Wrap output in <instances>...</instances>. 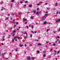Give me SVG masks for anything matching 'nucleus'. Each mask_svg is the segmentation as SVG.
<instances>
[{
	"instance_id": "52",
	"label": "nucleus",
	"mask_w": 60,
	"mask_h": 60,
	"mask_svg": "<svg viewBox=\"0 0 60 60\" xmlns=\"http://www.w3.org/2000/svg\"><path fill=\"white\" fill-rule=\"evenodd\" d=\"M1 44H2V45H4V44H3V43H2Z\"/></svg>"
},
{
	"instance_id": "34",
	"label": "nucleus",
	"mask_w": 60,
	"mask_h": 60,
	"mask_svg": "<svg viewBox=\"0 0 60 60\" xmlns=\"http://www.w3.org/2000/svg\"><path fill=\"white\" fill-rule=\"evenodd\" d=\"M21 14V13H19V15H20V14Z\"/></svg>"
},
{
	"instance_id": "15",
	"label": "nucleus",
	"mask_w": 60,
	"mask_h": 60,
	"mask_svg": "<svg viewBox=\"0 0 60 60\" xmlns=\"http://www.w3.org/2000/svg\"><path fill=\"white\" fill-rule=\"evenodd\" d=\"M12 18L11 17V18H10V20H12Z\"/></svg>"
},
{
	"instance_id": "28",
	"label": "nucleus",
	"mask_w": 60,
	"mask_h": 60,
	"mask_svg": "<svg viewBox=\"0 0 60 60\" xmlns=\"http://www.w3.org/2000/svg\"><path fill=\"white\" fill-rule=\"evenodd\" d=\"M15 32H16V31L15 30H14L13 31V33H15Z\"/></svg>"
},
{
	"instance_id": "61",
	"label": "nucleus",
	"mask_w": 60,
	"mask_h": 60,
	"mask_svg": "<svg viewBox=\"0 0 60 60\" xmlns=\"http://www.w3.org/2000/svg\"><path fill=\"white\" fill-rule=\"evenodd\" d=\"M47 24H50V23H47Z\"/></svg>"
},
{
	"instance_id": "62",
	"label": "nucleus",
	"mask_w": 60,
	"mask_h": 60,
	"mask_svg": "<svg viewBox=\"0 0 60 60\" xmlns=\"http://www.w3.org/2000/svg\"><path fill=\"white\" fill-rule=\"evenodd\" d=\"M59 52H57V54H59Z\"/></svg>"
},
{
	"instance_id": "20",
	"label": "nucleus",
	"mask_w": 60,
	"mask_h": 60,
	"mask_svg": "<svg viewBox=\"0 0 60 60\" xmlns=\"http://www.w3.org/2000/svg\"><path fill=\"white\" fill-rule=\"evenodd\" d=\"M32 33L33 34H34V31H31Z\"/></svg>"
},
{
	"instance_id": "39",
	"label": "nucleus",
	"mask_w": 60,
	"mask_h": 60,
	"mask_svg": "<svg viewBox=\"0 0 60 60\" xmlns=\"http://www.w3.org/2000/svg\"><path fill=\"white\" fill-rule=\"evenodd\" d=\"M10 37H11V36L10 35H9L8 36V38H10Z\"/></svg>"
},
{
	"instance_id": "54",
	"label": "nucleus",
	"mask_w": 60,
	"mask_h": 60,
	"mask_svg": "<svg viewBox=\"0 0 60 60\" xmlns=\"http://www.w3.org/2000/svg\"><path fill=\"white\" fill-rule=\"evenodd\" d=\"M55 59H56V60H57V58H56Z\"/></svg>"
},
{
	"instance_id": "14",
	"label": "nucleus",
	"mask_w": 60,
	"mask_h": 60,
	"mask_svg": "<svg viewBox=\"0 0 60 60\" xmlns=\"http://www.w3.org/2000/svg\"><path fill=\"white\" fill-rule=\"evenodd\" d=\"M46 23H47V22H44V24H46Z\"/></svg>"
},
{
	"instance_id": "19",
	"label": "nucleus",
	"mask_w": 60,
	"mask_h": 60,
	"mask_svg": "<svg viewBox=\"0 0 60 60\" xmlns=\"http://www.w3.org/2000/svg\"><path fill=\"white\" fill-rule=\"evenodd\" d=\"M46 56V55L45 54H44L43 55V57H44L45 56Z\"/></svg>"
},
{
	"instance_id": "35",
	"label": "nucleus",
	"mask_w": 60,
	"mask_h": 60,
	"mask_svg": "<svg viewBox=\"0 0 60 60\" xmlns=\"http://www.w3.org/2000/svg\"><path fill=\"white\" fill-rule=\"evenodd\" d=\"M14 0H12L11 1L12 2H14Z\"/></svg>"
},
{
	"instance_id": "48",
	"label": "nucleus",
	"mask_w": 60,
	"mask_h": 60,
	"mask_svg": "<svg viewBox=\"0 0 60 60\" xmlns=\"http://www.w3.org/2000/svg\"><path fill=\"white\" fill-rule=\"evenodd\" d=\"M29 27H31V25H30L29 26Z\"/></svg>"
},
{
	"instance_id": "53",
	"label": "nucleus",
	"mask_w": 60,
	"mask_h": 60,
	"mask_svg": "<svg viewBox=\"0 0 60 60\" xmlns=\"http://www.w3.org/2000/svg\"><path fill=\"white\" fill-rule=\"evenodd\" d=\"M16 24H18V22H16Z\"/></svg>"
},
{
	"instance_id": "6",
	"label": "nucleus",
	"mask_w": 60,
	"mask_h": 60,
	"mask_svg": "<svg viewBox=\"0 0 60 60\" xmlns=\"http://www.w3.org/2000/svg\"><path fill=\"white\" fill-rule=\"evenodd\" d=\"M38 45L39 46H41V44H40V43H38Z\"/></svg>"
},
{
	"instance_id": "23",
	"label": "nucleus",
	"mask_w": 60,
	"mask_h": 60,
	"mask_svg": "<svg viewBox=\"0 0 60 60\" xmlns=\"http://www.w3.org/2000/svg\"><path fill=\"white\" fill-rule=\"evenodd\" d=\"M56 45V44H54L53 45H52V46H55Z\"/></svg>"
},
{
	"instance_id": "40",
	"label": "nucleus",
	"mask_w": 60,
	"mask_h": 60,
	"mask_svg": "<svg viewBox=\"0 0 60 60\" xmlns=\"http://www.w3.org/2000/svg\"><path fill=\"white\" fill-rule=\"evenodd\" d=\"M26 4H25L24 5V7H25L26 6Z\"/></svg>"
},
{
	"instance_id": "45",
	"label": "nucleus",
	"mask_w": 60,
	"mask_h": 60,
	"mask_svg": "<svg viewBox=\"0 0 60 60\" xmlns=\"http://www.w3.org/2000/svg\"><path fill=\"white\" fill-rule=\"evenodd\" d=\"M17 38H18V39H19V37H17Z\"/></svg>"
},
{
	"instance_id": "4",
	"label": "nucleus",
	"mask_w": 60,
	"mask_h": 60,
	"mask_svg": "<svg viewBox=\"0 0 60 60\" xmlns=\"http://www.w3.org/2000/svg\"><path fill=\"white\" fill-rule=\"evenodd\" d=\"M36 14H37V15H39V12H37Z\"/></svg>"
},
{
	"instance_id": "36",
	"label": "nucleus",
	"mask_w": 60,
	"mask_h": 60,
	"mask_svg": "<svg viewBox=\"0 0 60 60\" xmlns=\"http://www.w3.org/2000/svg\"><path fill=\"white\" fill-rule=\"evenodd\" d=\"M25 18H23V21H25Z\"/></svg>"
},
{
	"instance_id": "41",
	"label": "nucleus",
	"mask_w": 60,
	"mask_h": 60,
	"mask_svg": "<svg viewBox=\"0 0 60 60\" xmlns=\"http://www.w3.org/2000/svg\"><path fill=\"white\" fill-rule=\"evenodd\" d=\"M49 41H48L46 42V43H49Z\"/></svg>"
},
{
	"instance_id": "59",
	"label": "nucleus",
	"mask_w": 60,
	"mask_h": 60,
	"mask_svg": "<svg viewBox=\"0 0 60 60\" xmlns=\"http://www.w3.org/2000/svg\"><path fill=\"white\" fill-rule=\"evenodd\" d=\"M46 14H47L48 13V12L46 11Z\"/></svg>"
},
{
	"instance_id": "30",
	"label": "nucleus",
	"mask_w": 60,
	"mask_h": 60,
	"mask_svg": "<svg viewBox=\"0 0 60 60\" xmlns=\"http://www.w3.org/2000/svg\"><path fill=\"white\" fill-rule=\"evenodd\" d=\"M9 19V18L8 17H7L6 18V19L8 20Z\"/></svg>"
},
{
	"instance_id": "37",
	"label": "nucleus",
	"mask_w": 60,
	"mask_h": 60,
	"mask_svg": "<svg viewBox=\"0 0 60 60\" xmlns=\"http://www.w3.org/2000/svg\"><path fill=\"white\" fill-rule=\"evenodd\" d=\"M12 41L14 42V39H13L12 40Z\"/></svg>"
},
{
	"instance_id": "38",
	"label": "nucleus",
	"mask_w": 60,
	"mask_h": 60,
	"mask_svg": "<svg viewBox=\"0 0 60 60\" xmlns=\"http://www.w3.org/2000/svg\"><path fill=\"white\" fill-rule=\"evenodd\" d=\"M27 27V29H28V26H26Z\"/></svg>"
},
{
	"instance_id": "44",
	"label": "nucleus",
	"mask_w": 60,
	"mask_h": 60,
	"mask_svg": "<svg viewBox=\"0 0 60 60\" xmlns=\"http://www.w3.org/2000/svg\"><path fill=\"white\" fill-rule=\"evenodd\" d=\"M31 27H32V28H33V26H31Z\"/></svg>"
},
{
	"instance_id": "8",
	"label": "nucleus",
	"mask_w": 60,
	"mask_h": 60,
	"mask_svg": "<svg viewBox=\"0 0 60 60\" xmlns=\"http://www.w3.org/2000/svg\"><path fill=\"white\" fill-rule=\"evenodd\" d=\"M29 7H32V5H29Z\"/></svg>"
},
{
	"instance_id": "12",
	"label": "nucleus",
	"mask_w": 60,
	"mask_h": 60,
	"mask_svg": "<svg viewBox=\"0 0 60 60\" xmlns=\"http://www.w3.org/2000/svg\"><path fill=\"white\" fill-rule=\"evenodd\" d=\"M36 58V57L34 58V57H32V59H35Z\"/></svg>"
},
{
	"instance_id": "26",
	"label": "nucleus",
	"mask_w": 60,
	"mask_h": 60,
	"mask_svg": "<svg viewBox=\"0 0 60 60\" xmlns=\"http://www.w3.org/2000/svg\"><path fill=\"white\" fill-rule=\"evenodd\" d=\"M12 4H11V7H12Z\"/></svg>"
},
{
	"instance_id": "42",
	"label": "nucleus",
	"mask_w": 60,
	"mask_h": 60,
	"mask_svg": "<svg viewBox=\"0 0 60 60\" xmlns=\"http://www.w3.org/2000/svg\"><path fill=\"white\" fill-rule=\"evenodd\" d=\"M27 23V22H26L25 23V24H26V23Z\"/></svg>"
},
{
	"instance_id": "24",
	"label": "nucleus",
	"mask_w": 60,
	"mask_h": 60,
	"mask_svg": "<svg viewBox=\"0 0 60 60\" xmlns=\"http://www.w3.org/2000/svg\"><path fill=\"white\" fill-rule=\"evenodd\" d=\"M15 35V34H13L12 35L13 36H14Z\"/></svg>"
},
{
	"instance_id": "29",
	"label": "nucleus",
	"mask_w": 60,
	"mask_h": 60,
	"mask_svg": "<svg viewBox=\"0 0 60 60\" xmlns=\"http://www.w3.org/2000/svg\"><path fill=\"white\" fill-rule=\"evenodd\" d=\"M18 49L17 48H16V51H18Z\"/></svg>"
},
{
	"instance_id": "9",
	"label": "nucleus",
	"mask_w": 60,
	"mask_h": 60,
	"mask_svg": "<svg viewBox=\"0 0 60 60\" xmlns=\"http://www.w3.org/2000/svg\"><path fill=\"white\" fill-rule=\"evenodd\" d=\"M23 46V45H20V46L21 47H22V46Z\"/></svg>"
},
{
	"instance_id": "27",
	"label": "nucleus",
	"mask_w": 60,
	"mask_h": 60,
	"mask_svg": "<svg viewBox=\"0 0 60 60\" xmlns=\"http://www.w3.org/2000/svg\"><path fill=\"white\" fill-rule=\"evenodd\" d=\"M39 8H37V11H38V10H39Z\"/></svg>"
},
{
	"instance_id": "5",
	"label": "nucleus",
	"mask_w": 60,
	"mask_h": 60,
	"mask_svg": "<svg viewBox=\"0 0 60 60\" xmlns=\"http://www.w3.org/2000/svg\"><path fill=\"white\" fill-rule=\"evenodd\" d=\"M60 37H59V36H57L56 37V39H58H58H59V38H60Z\"/></svg>"
},
{
	"instance_id": "16",
	"label": "nucleus",
	"mask_w": 60,
	"mask_h": 60,
	"mask_svg": "<svg viewBox=\"0 0 60 60\" xmlns=\"http://www.w3.org/2000/svg\"><path fill=\"white\" fill-rule=\"evenodd\" d=\"M25 3H28V1H26L25 2Z\"/></svg>"
},
{
	"instance_id": "3",
	"label": "nucleus",
	"mask_w": 60,
	"mask_h": 60,
	"mask_svg": "<svg viewBox=\"0 0 60 60\" xmlns=\"http://www.w3.org/2000/svg\"><path fill=\"white\" fill-rule=\"evenodd\" d=\"M60 21V19H59L58 20H57L56 21V22H59Z\"/></svg>"
},
{
	"instance_id": "56",
	"label": "nucleus",
	"mask_w": 60,
	"mask_h": 60,
	"mask_svg": "<svg viewBox=\"0 0 60 60\" xmlns=\"http://www.w3.org/2000/svg\"><path fill=\"white\" fill-rule=\"evenodd\" d=\"M47 9H49H49H50L49 8H47Z\"/></svg>"
},
{
	"instance_id": "46",
	"label": "nucleus",
	"mask_w": 60,
	"mask_h": 60,
	"mask_svg": "<svg viewBox=\"0 0 60 60\" xmlns=\"http://www.w3.org/2000/svg\"><path fill=\"white\" fill-rule=\"evenodd\" d=\"M57 41H56V42H55V43H57Z\"/></svg>"
},
{
	"instance_id": "11",
	"label": "nucleus",
	"mask_w": 60,
	"mask_h": 60,
	"mask_svg": "<svg viewBox=\"0 0 60 60\" xmlns=\"http://www.w3.org/2000/svg\"><path fill=\"white\" fill-rule=\"evenodd\" d=\"M58 3H56V4H55V5L56 6H57V4H58Z\"/></svg>"
},
{
	"instance_id": "2",
	"label": "nucleus",
	"mask_w": 60,
	"mask_h": 60,
	"mask_svg": "<svg viewBox=\"0 0 60 60\" xmlns=\"http://www.w3.org/2000/svg\"><path fill=\"white\" fill-rule=\"evenodd\" d=\"M46 16H45L44 17H43V19H42V20H44L46 19Z\"/></svg>"
},
{
	"instance_id": "50",
	"label": "nucleus",
	"mask_w": 60,
	"mask_h": 60,
	"mask_svg": "<svg viewBox=\"0 0 60 60\" xmlns=\"http://www.w3.org/2000/svg\"><path fill=\"white\" fill-rule=\"evenodd\" d=\"M30 37H32V35H30Z\"/></svg>"
},
{
	"instance_id": "64",
	"label": "nucleus",
	"mask_w": 60,
	"mask_h": 60,
	"mask_svg": "<svg viewBox=\"0 0 60 60\" xmlns=\"http://www.w3.org/2000/svg\"><path fill=\"white\" fill-rule=\"evenodd\" d=\"M25 46H26V44H25Z\"/></svg>"
},
{
	"instance_id": "31",
	"label": "nucleus",
	"mask_w": 60,
	"mask_h": 60,
	"mask_svg": "<svg viewBox=\"0 0 60 60\" xmlns=\"http://www.w3.org/2000/svg\"><path fill=\"white\" fill-rule=\"evenodd\" d=\"M2 41H5V39H4V38L3 39Z\"/></svg>"
},
{
	"instance_id": "17",
	"label": "nucleus",
	"mask_w": 60,
	"mask_h": 60,
	"mask_svg": "<svg viewBox=\"0 0 60 60\" xmlns=\"http://www.w3.org/2000/svg\"><path fill=\"white\" fill-rule=\"evenodd\" d=\"M30 18L31 19H33V16H31L30 17Z\"/></svg>"
},
{
	"instance_id": "32",
	"label": "nucleus",
	"mask_w": 60,
	"mask_h": 60,
	"mask_svg": "<svg viewBox=\"0 0 60 60\" xmlns=\"http://www.w3.org/2000/svg\"><path fill=\"white\" fill-rule=\"evenodd\" d=\"M48 14H45V16H48Z\"/></svg>"
},
{
	"instance_id": "49",
	"label": "nucleus",
	"mask_w": 60,
	"mask_h": 60,
	"mask_svg": "<svg viewBox=\"0 0 60 60\" xmlns=\"http://www.w3.org/2000/svg\"><path fill=\"white\" fill-rule=\"evenodd\" d=\"M54 52L55 53H56V50H54Z\"/></svg>"
},
{
	"instance_id": "58",
	"label": "nucleus",
	"mask_w": 60,
	"mask_h": 60,
	"mask_svg": "<svg viewBox=\"0 0 60 60\" xmlns=\"http://www.w3.org/2000/svg\"><path fill=\"white\" fill-rule=\"evenodd\" d=\"M52 49H51L50 51H52Z\"/></svg>"
},
{
	"instance_id": "22",
	"label": "nucleus",
	"mask_w": 60,
	"mask_h": 60,
	"mask_svg": "<svg viewBox=\"0 0 60 60\" xmlns=\"http://www.w3.org/2000/svg\"><path fill=\"white\" fill-rule=\"evenodd\" d=\"M25 34H26V35H27V33L26 32H25Z\"/></svg>"
},
{
	"instance_id": "60",
	"label": "nucleus",
	"mask_w": 60,
	"mask_h": 60,
	"mask_svg": "<svg viewBox=\"0 0 60 60\" xmlns=\"http://www.w3.org/2000/svg\"><path fill=\"white\" fill-rule=\"evenodd\" d=\"M13 21H14V22L15 21V19H14L13 20Z\"/></svg>"
},
{
	"instance_id": "10",
	"label": "nucleus",
	"mask_w": 60,
	"mask_h": 60,
	"mask_svg": "<svg viewBox=\"0 0 60 60\" xmlns=\"http://www.w3.org/2000/svg\"><path fill=\"white\" fill-rule=\"evenodd\" d=\"M15 38L14 39H15V41H17V39H16V38Z\"/></svg>"
},
{
	"instance_id": "25",
	"label": "nucleus",
	"mask_w": 60,
	"mask_h": 60,
	"mask_svg": "<svg viewBox=\"0 0 60 60\" xmlns=\"http://www.w3.org/2000/svg\"><path fill=\"white\" fill-rule=\"evenodd\" d=\"M32 45H33V44H32L30 45V46H32Z\"/></svg>"
},
{
	"instance_id": "55",
	"label": "nucleus",
	"mask_w": 60,
	"mask_h": 60,
	"mask_svg": "<svg viewBox=\"0 0 60 60\" xmlns=\"http://www.w3.org/2000/svg\"><path fill=\"white\" fill-rule=\"evenodd\" d=\"M8 16H10V15L9 14H8Z\"/></svg>"
},
{
	"instance_id": "43",
	"label": "nucleus",
	"mask_w": 60,
	"mask_h": 60,
	"mask_svg": "<svg viewBox=\"0 0 60 60\" xmlns=\"http://www.w3.org/2000/svg\"><path fill=\"white\" fill-rule=\"evenodd\" d=\"M37 5H38V6H39V5H40L39 4H37Z\"/></svg>"
},
{
	"instance_id": "1",
	"label": "nucleus",
	"mask_w": 60,
	"mask_h": 60,
	"mask_svg": "<svg viewBox=\"0 0 60 60\" xmlns=\"http://www.w3.org/2000/svg\"><path fill=\"white\" fill-rule=\"evenodd\" d=\"M27 58L28 60H31V58L29 56L27 57Z\"/></svg>"
},
{
	"instance_id": "47",
	"label": "nucleus",
	"mask_w": 60,
	"mask_h": 60,
	"mask_svg": "<svg viewBox=\"0 0 60 60\" xmlns=\"http://www.w3.org/2000/svg\"><path fill=\"white\" fill-rule=\"evenodd\" d=\"M27 20V19H25V21H26Z\"/></svg>"
},
{
	"instance_id": "63",
	"label": "nucleus",
	"mask_w": 60,
	"mask_h": 60,
	"mask_svg": "<svg viewBox=\"0 0 60 60\" xmlns=\"http://www.w3.org/2000/svg\"><path fill=\"white\" fill-rule=\"evenodd\" d=\"M58 13V12H56V14H57Z\"/></svg>"
},
{
	"instance_id": "13",
	"label": "nucleus",
	"mask_w": 60,
	"mask_h": 60,
	"mask_svg": "<svg viewBox=\"0 0 60 60\" xmlns=\"http://www.w3.org/2000/svg\"><path fill=\"white\" fill-rule=\"evenodd\" d=\"M33 12L34 13H35L36 12V11L35 10L34 11H33Z\"/></svg>"
},
{
	"instance_id": "33",
	"label": "nucleus",
	"mask_w": 60,
	"mask_h": 60,
	"mask_svg": "<svg viewBox=\"0 0 60 60\" xmlns=\"http://www.w3.org/2000/svg\"><path fill=\"white\" fill-rule=\"evenodd\" d=\"M20 3H21V4H22V3H23V2L21 1L20 2Z\"/></svg>"
},
{
	"instance_id": "18",
	"label": "nucleus",
	"mask_w": 60,
	"mask_h": 60,
	"mask_svg": "<svg viewBox=\"0 0 60 60\" xmlns=\"http://www.w3.org/2000/svg\"><path fill=\"white\" fill-rule=\"evenodd\" d=\"M40 52V51H37V53H39Z\"/></svg>"
},
{
	"instance_id": "57",
	"label": "nucleus",
	"mask_w": 60,
	"mask_h": 60,
	"mask_svg": "<svg viewBox=\"0 0 60 60\" xmlns=\"http://www.w3.org/2000/svg\"><path fill=\"white\" fill-rule=\"evenodd\" d=\"M36 41H39V40H36Z\"/></svg>"
},
{
	"instance_id": "51",
	"label": "nucleus",
	"mask_w": 60,
	"mask_h": 60,
	"mask_svg": "<svg viewBox=\"0 0 60 60\" xmlns=\"http://www.w3.org/2000/svg\"><path fill=\"white\" fill-rule=\"evenodd\" d=\"M48 31H49V30L48 29L47 30H46L47 32H48Z\"/></svg>"
},
{
	"instance_id": "21",
	"label": "nucleus",
	"mask_w": 60,
	"mask_h": 60,
	"mask_svg": "<svg viewBox=\"0 0 60 60\" xmlns=\"http://www.w3.org/2000/svg\"><path fill=\"white\" fill-rule=\"evenodd\" d=\"M25 34H26V35H27V33L26 32H25Z\"/></svg>"
},
{
	"instance_id": "7",
	"label": "nucleus",
	"mask_w": 60,
	"mask_h": 60,
	"mask_svg": "<svg viewBox=\"0 0 60 60\" xmlns=\"http://www.w3.org/2000/svg\"><path fill=\"white\" fill-rule=\"evenodd\" d=\"M43 52L44 54H45L46 53V51H43Z\"/></svg>"
}]
</instances>
